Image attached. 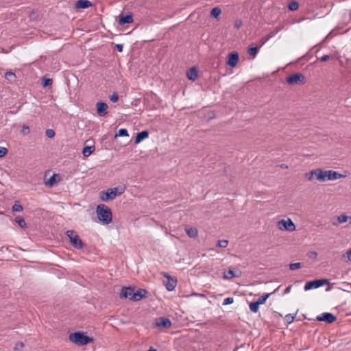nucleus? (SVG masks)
<instances>
[{"label": "nucleus", "instance_id": "50", "mask_svg": "<svg viewBox=\"0 0 351 351\" xmlns=\"http://www.w3.org/2000/svg\"><path fill=\"white\" fill-rule=\"evenodd\" d=\"M280 167L282 168V169H287L288 168V165H287L285 164H282V165H280Z\"/></svg>", "mask_w": 351, "mask_h": 351}, {"label": "nucleus", "instance_id": "9", "mask_svg": "<svg viewBox=\"0 0 351 351\" xmlns=\"http://www.w3.org/2000/svg\"><path fill=\"white\" fill-rule=\"evenodd\" d=\"M162 275L164 277L167 278V281L165 282L166 289L169 291L174 290L177 285V280L172 278L168 273L164 272Z\"/></svg>", "mask_w": 351, "mask_h": 351}, {"label": "nucleus", "instance_id": "1", "mask_svg": "<svg viewBox=\"0 0 351 351\" xmlns=\"http://www.w3.org/2000/svg\"><path fill=\"white\" fill-rule=\"evenodd\" d=\"M97 217L104 224H109L112 220V211L105 204H99L96 208Z\"/></svg>", "mask_w": 351, "mask_h": 351}, {"label": "nucleus", "instance_id": "20", "mask_svg": "<svg viewBox=\"0 0 351 351\" xmlns=\"http://www.w3.org/2000/svg\"><path fill=\"white\" fill-rule=\"evenodd\" d=\"M92 5V3L88 0H78L75 3V8L77 9H86Z\"/></svg>", "mask_w": 351, "mask_h": 351}, {"label": "nucleus", "instance_id": "29", "mask_svg": "<svg viewBox=\"0 0 351 351\" xmlns=\"http://www.w3.org/2000/svg\"><path fill=\"white\" fill-rule=\"evenodd\" d=\"M53 80L51 78L43 77L42 80V85L43 87H47L52 84Z\"/></svg>", "mask_w": 351, "mask_h": 351}, {"label": "nucleus", "instance_id": "44", "mask_svg": "<svg viewBox=\"0 0 351 351\" xmlns=\"http://www.w3.org/2000/svg\"><path fill=\"white\" fill-rule=\"evenodd\" d=\"M330 58H331L330 56H329V55H324V56H322L319 60L321 62H326V61H328V60H330Z\"/></svg>", "mask_w": 351, "mask_h": 351}, {"label": "nucleus", "instance_id": "38", "mask_svg": "<svg viewBox=\"0 0 351 351\" xmlns=\"http://www.w3.org/2000/svg\"><path fill=\"white\" fill-rule=\"evenodd\" d=\"M46 136L48 138H53L55 136V132L52 129H47L45 132Z\"/></svg>", "mask_w": 351, "mask_h": 351}, {"label": "nucleus", "instance_id": "35", "mask_svg": "<svg viewBox=\"0 0 351 351\" xmlns=\"http://www.w3.org/2000/svg\"><path fill=\"white\" fill-rule=\"evenodd\" d=\"M228 244V240H219L217 241V246L219 247H226L227 245Z\"/></svg>", "mask_w": 351, "mask_h": 351}, {"label": "nucleus", "instance_id": "4", "mask_svg": "<svg viewBox=\"0 0 351 351\" xmlns=\"http://www.w3.org/2000/svg\"><path fill=\"white\" fill-rule=\"evenodd\" d=\"M66 235L69 239V241L73 247L77 250L83 248L84 243L75 231L72 230H67L66 232Z\"/></svg>", "mask_w": 351, "mask_h": 351}, {"label": "nucleus", "instance_id": "6", "mask_svg": "<svg viewBox=\"0 0 351 351\" xmlns=\"http://www.w3.org/2000/svg\"><path fill=\"white\" fill-rule=\"evenodd\" d=\"M286 81L289 85H302L305 84L306 78L302 73H295L288 76Z\"/></svg>", "mask_w": 351, "mask_h": 351}, {"label": "nucleus", "instance_id": "11", "mask_svg": "<svg viewBox=\"0 0 351 351\" xmlns=\"http://www.w3.org/2000/svg\"><path fill=\"white\" fill-rule=\"evenodd\" d=\"M133 22V14L132 12H128L126 14L121 12L119 16V24L120 25H124L125 24H130Z\"/></svg>", "mask_w": 351, "mask_h": 351}, {"label": "nucleus", "instance_id": "16", "mask_svg": "<svg viewBox=\"0 0 351 351\" xmlns=\"http://www.w3.org/2000/svg\"><path fill=\"white\" fill-rule=\"evenodd\" d=\"M239 60V53L236 51L231 52L228 57L227 64L230 67H235Z\"/></svg>", "mask_w": 351, "mask_h": 351}, {"label": "nucleus", "instance_id": "24", "mask_svg": "<svg viewBox=\"0 0 351 351\" xmlns=\"http://www.w3.org/2000/svg\"><path fill=\"white\" fill-rule=\"evenodd\" d=\"M317 171L318 169H313L308 173H306L304 176L308 180L311 181L314 177L317 178Z\"/></svg>", "mask_w": 351, "mask_h": 351}, {"label": "nucleus", "instance_id": "17", "mask_svg": "<svg viewBox=\"0 0 351 351\" xmlns=\"http://www.w3.org/2000/svg\"><path fill=\"white\" fill-rule=\"evenodd\" d=\"M134 288L132 287H123L121 289V291L119 294V298L121 299H126L130 297H132V293H134Z\"/></svg>", "mask_w": 351, "mask_h": 351}, {"label": "nucleus", "instance_id": "14", "mask_svg": "<svg viewBox=\"0 0 351 351\" xmlns=\"http://www.w3.org/2000/svg\"><path fill=\"white\" fill-rule=\"evenodd\" d=\"M61 181L60 176L58 173H53L49 179H45V184L49 188L53 187L56 184Z\"/></svg>", "mask_w": 351, "mask_h": 351}, {"label": "nucleus", "instance_id": "54", "mask_svg": "<svg viewBox=\"0 0 351 351\" xmlns=\"http://www.w3.org/2000/svg\"><path fill=\"white\" fill-rule=\"evenodd\" d=\"M348 221H349V223L351 224V216H348Z\"/></svg>", "mask_w": 351, "mask_h": 351}, {"label": "nucleus", "instance_id": "43", "mask_svg": "<svg viewBox=\"0 0 351 351\" xmlns=\"http://www.w3.org/2000/svg\"><path fill=\"white\" fill-rule=\"evenodd\" d=\"M29 126L26 125H24L23 126V128H22V132L26 135V134H28L29 133Z\"/></svg>", "mask_w": 351, "mask_h": 351}, {"label": "nucleus", "instance_id": "15", "mask_svg": "<svg viewBox=\"0 0 351 351\" xmlns=\"http://www.w3.org/2000/svg\"><path fill=\"white\" fill-rule=\"evenodd\" d=\"M108 105L104 101L96 104L97 113L99 117H104L108 114Z\"/></svg>", "mask_w": 351, "mask_h": 351}, {"label": "nucleus", "instance_id": "13", "mask_svg": "<svg viewBox=\"0 0 351 351\" xmlns=\"http://www.w3.org/2000/svg\"><path fill=\"white\" fill-rule=\"evenodd\" d=\"M148 294V291L144 289H138L136 291H134V293H132V297L130 298V300L132 301H139L143 298H147Z\"/></svg>", "mask_w": 351, "mask_h": 351}, {"label": "nucleus", "instance_id": "40", "mask_svg": "<svg viewBox=\"0 0 351 351\" xmlns=\"http://www.w3.org/2000/svg\"><path fill=\"white\" fill-rule=\"evenodd\" d=\"M234 302V299L232 297H228L226 299H224L223 302V305H228V304H230L232 303H233Z\"/></svg>", "mask_w": 351, "mask_h": 351}, {"label": "nucleus", "instance_id": "5", "mask_svg": "<svg viewBox=\"0 0 351 351\" xmlns=\"http://www.w3.org/2000/svg\"><path fill=\"white\" fill-rule=\"evenodd\" d=\"M123 193V190L119 191L117 187L108 189L106 191H101L100 198L105 202L114 199L117 195H120Z\"/></svg>", "mask_w": 351, "mask_h": 351}, {"label": "nucleus", "instance_id": "33", "mask_svg": "<svg viewBox=\"0 0 351 351\" xmlns=\"http://www.w3.org/2000/svg\"><path fill=\"white\" fill-rule=\"evenodd\" d=\"M295 315H296V313H295L294 315H293V314H287L285 317V320L286 321V322L288 324H291V323H292L293 322Z\"/></svg>", "mask_w": 351, "mask_h": 351}, {"label": "nucleus", "instance_id": "28", "mask_svg": "<svg viewBox=\"0 0 351 351\" xmlns=\"http://www.w3.org/2000/svg\"><path fill=\"white\" fill-rule=\"evenodd\" d=\"M221 9L218 7H215L212 9L211 12H210V16L213 18L217 19L221 14Z\"/></svg>", "mask_w": 351, "mask_h": 351}, {"label": "nucleus", "instance_id": "10", "mask_svg": "<svg viewBox=\"0 0 351 351\" xmlns=\"http://www.w3.org/2000/svg\"><path fill=\"white\" fill-rule=\"evenodd\" d=\"M171 322L169 318L160 317L156 319L154 326L159 328H168L171 326Z\"/></svg>", "mask_w": 351, "mask_h": 351}, {"label": "nucleus", "instance_id": "41", "mask_svg": "<svg viewBox=\"0 0 351 351\" xmlns=\"http://www.w3.org/2000/svg\"><path fill=\"white\" fill-rule=\"evenodd\" d=\"M119 99V96L117 95V93H114L110 97V100L113 102V103H115L118 101Z\"/></svg>", "mask_w": 351, "mask_h": 351}, {"label": "nucleus", "instance_id": "48", "mask_svg": "<svg viewBox=\"0 0 351 351\" xmlns=\"http://www.w3.org/2000/svg\"><path fill=\"white\" fill-rule=\"evenodd\" d=\"M311 255L310 256L311 258H316L317 256V253L316 252H311Z\"/></svg>", "mask_w": 351, "mask_h": 351}, {"label": "nucleus", "instance_id": "32", "mask_svg": "<svg viewBox=\"0 0 351 351\" xmlns=\"http://www.w3.org/2000/svg\"><path fill=\"white\" fill-rule=\"evenodd\" d=\"M13 212H21L23 210V206L19 202H15L12 206Z\"/></svg>", "mask_w": 351, "mask_h": 351}, {"label": "nucleus", "instance_id": "7", "mask_svg": "<svg viewBox=\"0 0 351 351\" xmlns=\"http://www.w3.org/2000/svg\"><path fill=\"white\" fill-rule=\"evenodd\" d=\"M327 284H329V280L324 278L308 281L305 284L304 290L308 291L313 289H317Z\"/></svg>", "mask_w": 351, "mask_h": 351}, {"label": "nucleus", "instance_id": "34", "mask_svg": "<svg viewBox=\"0 0 351 351\" xmlns=\"http://www.w3.org/2000/svg\"><path fill=\"white\" fill-rule=\"evenodd\" d=\"M234 271L232 269H229L227 273H224L223 278L226 279L232 278L235 277Z\"/></svg>", "mask_w": 351, "mask_h": 351}, {"label": "nucleus", "instance_id": "42", "mask_svg": "<svg viewBox=\"0 0 351 351\" xmlns=\"http://www.w3.org/2000/svg\"><path fill=\"white\" fill-rule=\"evenodd\" d=\"M8 153L7 148L4 147H0V158L5 156Z\"/></svg>", "mask_w": 351, "mask_h": 351}, {"label": "nucleus", "instance_id": "30", "mask_svg": "<svg viewBox=\"0 0 351 351\" xmlns=\"http://www.w3.org/2000/svg\"><path fill=\"white\" fill-rule=\"evenodd\" d=\"M128 130L125 128L119 129L118 132L115 134V138L117 136H128Z\"/></svg>", "mask_w": 351, "mask_h": 351}, {"label": "nucleus", "instance_id": "55", "mask_svg": "<svg viewBox=\"0 0 351 351\" xmlns=\"http://www.w3.org/2000/svg\"><path fill=\"white\" fill-rule=\"evenodd\" d=\"M260 43H263V38H261V39L260 40Z\"/></svg>", "mask_w": 351, "mask_h": 351}, {"label": "nucleus", "instance_id": "47", "mask_svg": "<svg viewBox=\"0 0 351 351\" xmlns=\"http://www.w3.org/2000/svg\"><path fill=\"white\" fill-rule=\"evenodd\" d=\"M291 289V285H289L285 290V293H289Z\"/></svg>", "mask_w": 351, "mask_h": 351}, {"label": "nucleus", "instance_id": "25", "mask_svg": "<svg viewBox=\"0 0 351 351\" xmlns=\"http://www.w3.org/2000/svg\"><path fill=\"white\" fill-rule=\"evenodd\" d=\"M348 216L345 213L340 215L337 217V223L333 222L332 224L335 226H337L339 223H342L348 221Z\"/></svg>", "mask_w": 351, "mask_h": 351}, {"label": "nucleus", "instance_id": "3", "mask_svg": "<svg viewBox=\"0 0 351 351\" xmlns=\"http://www.w3.org/2000/svg\"><path fill=\"white\" fill-rule=\"evenodd\" d=\"M69 340L78 346H85L93 341V338L86 335L82 332H72L69 336Z\"/></svg>", "mask_w": 351, "mask_h": 351}, {"label": "nucleus", "instance_id": "18", "mask_svg": "<svg viewBox=\"0 0 351 351\" xmlns=\"http://www.w3.org/2000/svg\"><path fill=\"white\" fill-rule=\"evenodd\" d=\"M263 304V295L260 296L256 302H253L250 304V309L254 313L258 311L259 305Z\"/></svg>", "mask_w": 351, "mask_h": 351}, {"label": "nucleus", "instance_id": "49", "mask_svg": "<svg viewBox=\"0 0 351 351\" xmlns=\"http://www.w3.org/2000/svg\"><path fill=\"white\" fill-rule=\"evenodd\" d=\"M241 21H239V22L236 23L235 26L237 28H239L241 27Z\"/></svg>", "mask_w": 351, "mask_h": 351}, {"label": "nucleus", "instance_id": "37", "mask_svg": "<svg viewBox=\"0 0 351 351\" xmlns=\"http://www.w3.org/2000/svg\"><path fill=\"white\" fill-rule=\"evenodd\" d=\"M5 77L6 80H10L11 77L15 78L16 75H15V73H13L12 71H7L5 73Z\"/></svg>", "mask_w": 351, "mask_h": 351}, {"label": "nucleus", "instance_id": "2", "mask_svg": "<svg viewBox=\"0 0 351 351\" xmlns=\"http://www.w3.org/2000/svg\"><path fill=\"white\" fill-rule=\"evenodd\" d=\"M343 175L333 170H323L318 168L317 180L319 182H326L328 180H335L343 178Z\"/></svg>", "mask_w": 351, "mask_h": 351}, {"label": "nucleus", "instance_id": "23", "mask_svg": "<svg viewBox=\"0 0 351 351\" xmlns=\"http://www.w3.org/2000/svg\"><path fill=\"white\" fill-rule=\"evenodd\" d=\"M95 146H86L83 148L82 154L85 157H88L95 151Z\"/></svg>", "mask_w": 351, "mask_h": 351}, {"label": "nucleus", "instance_id": "39", "mask_svg": "<svg viewBox=\"0 0 351 351\" xmlns=\"http://www.w3.org/2000/svg\"><path fill=\"white\" fill-rule=\"evenodd\" d=\"M24 347V344L21 341H18L15 343L14 349L15 350H21Z\"/></svg>", "mask_w": 351, "mask_h": 351}, {"label": "nucleus", "instance_id": "21", "mask_svg": "<svg viewBox=\"0 0 351 351\" xmlns=\"http://www.w3.org/2000/svg\"><path fill=\"white\" fill-rule=\"evenodd\" d=\"M187 77L190 80H196L198 77L197 69L195 66L190 68L187 71Z\"/></svg>", "mask_w": 351, "mask_h": 351}, {"label": "nucleus", "instance_id": "36", "mask_svg": "<svg viewBox=\"0 0 351 351\" xmlns=\"http://www.w3.org/2000/svg\"><path fill=\"white\" fill-rule=\"evenodd\" d=\"M302 267V263H294L289 264V269L291 270H295L297 269H300Z\"/></svg>", "mask_w": 351, "mask_h": 351}, {"label": "nucleus", "instance_id": "8", "mask_svg": "<svg viewBox=\"0 0 351 351\" xmlns=\"http://www.w3.org/2000/svg\"><path fill=\"white\" fill-rule=\"evenodd\" d=\"M278 228L281 230L293 232L295 230V225L291 219H281L278 222Z\"/></svg>", "mask_w": 351, "mask_h": 351}, {"label": "nucleus", "instance_id": "26", "mask_svg": "<svg viewBox=\"0 0 351 351\" xmlns=\"http://www.w3.org/2000/svg\"><path fill=\"white\" fill-rule=\"evenodd\" d=\"M260 47H250L248 49V53L252 57V58H254L256 54L258 53L259 51Z\"/></svg>", "mask_w": 351, "mask_h": 351}, {"label": "nucleus", "instance_id": "52", "mask_svg": "<svg viewBox=\"0 0 351 351\" xmlns=\"http://www.w3.org/2000/svg\"><path fill=\"white\" fill-rule=\"evenodd\" d=\"M157 350L153 347H150L147 351H156Z\"/></svg>", "mask_w": 351, "mask_h": 351}, {"label": "nucleus", "instance_id": "22", "mask_svg": "<svg viewBox=\"0 0 351 351\" xmlns=\"http://www.w3.org/2000/svg\"><path fill=\"white\" fill-rule=\"evenodd\" d=\"M185 230L187 233V235L191 238H195L197 236V230L195 228L186 226Z\"/></svg>", "mask_w": 351, "mask_h": 351}, {"label": "nucleus", "instance_id": "53", "mask_svg": "<svg viewBox=\"0 0 351 351\" xmlns=\"http://www.w3.org/2000/svg\"><path fill=\"white\" fill-rule=\"evenodd\" d=\"M270 38H271V36H267V38H265V37L264 42H265V43H266V42H267V40H268Z\"/></svg>", "mask_w": 351, "mask_h": 351}, {"label": "nucleus", "instance_id": "45", "mask_svg": "<svg viewBox=\"0 0 351 351\" xmlns=\"http://www.w3.org/2000/svg\"><path fill=\"white\" fill-rule=\"evenodd\" d=\"M115 49L119 51V52H122L123 51V46L122 44H117L115 45Z\"/></svg>", "mask_w": 351, "mask_h": 351}, {"label": "nucleus", "instance_id": "46", "mask_svg": "<svg viewBox=\"0 0 351 351\" xmlns=\"http://www.w3.org/2000/svg\"><path fill=\"white\" fill-rule=\"evenodd\" d=\"M348 258L351 261V248L346 252Z\"/></svg>", "mask_w": 351, "mask_h": 351}, {"label": "nucleus", "instance_id": "31", "mask_svg": "<svg viewBox=\"0 0 351 351\" xmlns=\"http://www.w3.org/2000/svg\"><path fill=\"white\" fill-rule=\"evenodd\" d=\"M298 8H299V3L297 1H291L288 5L289 10H290L291 11H295V10H298Z\"/></svg>", "mask_w": 351, "mask_h": 351}, {"label": "nucleus", "instance_id": "27", "mask_svg": "<svg viewBox=\"0 0 351 351\" xmlns=\"http://www.w3.org/2000/svg\"><path fill=\"white\" fill-rule=\"evenodd\" d=\"M15 221L19 224L21 228H25L27 227V223L24 219L21 216H16L15 217Z\"/></svg>", "mask_w": 351, "mask_h": 351}, {"label": "nucleus", "instance_id": "12", "mask_svg": "<svg viewBox=\"0 0 351 351\" xmlns=\"http://www.w3.org/2000/svg\"><path fill=\"white\" fill-rule=\"evenodd\" d=\"M336 319L337 317L330 313H323L316 318V320L319 322H324L328 324L335 322Z\"/></svg>", "mask_w": 351, "mask_h": 351}, {"label": "nucleus", "instance_id": "51", "mask_svg": "<svg viewBox=\"0 0 351 351\" xmlns=\"http://www.w3.org/2000/svg\"><path fill=\"white\" fill-rule=\"evenodd\" d=\"M269 295H270V293L265 294V302H266V300H267V298H269Z\"/></svg>", "mask_w": 351, "mask_h": 351}, {"label": "nucleus", "instance_id": "19", "mask_svg": "<svg viewBox=\"0 0 351 351\" xmlns=\"http://www.w3.org/2000/svg\"><path fill=\"white\" fill-rule=\"evenodd\" d=\"M149 136V131L147 130H143L142 132H138L135 139H134V143L138 144L144 139L147 138Z\"/></svg>", "mask_w": 351, "mask_h": 351}]
</instances>
